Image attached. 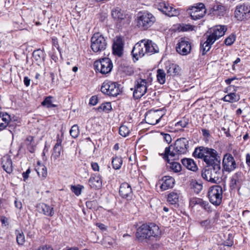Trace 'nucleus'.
I'll use <instances>...</instances> for the list:
<instances>
[{"instance_id": "f257e3e1", "label": "nucleus", "mask_w": 250, "mask_h": 250, "mask_svg": "<svg viewBox=\"0 0 250 250\" xmlns=\"http://www.w3.org/2000/svg\"><path fill=\"white\" fill-rule=\"evenodd\" d=\"M135 235L136 239L141 242L145 240H157L161 237V231L155 224H144L137 229Z\"/></svg>"}, {"instance_id": "f03ea898", "label": "nucleus", "mask_w": 250, "mask_h": 250, "mask_svg": "<svg viewBox=\"0 0 250 250\" xmlns=\"http://www.w3.org/2000/svg\"><path fill=\"white\" fill-rule=\"evenodd\" d=\"M227 28L224 25H216L210 29L209 32L207 33L206 40L203 41L200 43V51L203 55L206 54L209 51L211 45L220 37L223 36Z\"/></svg>"}, {"instance_id": "7ed1b4c3", "label": "nucleus", "mask_w": 250, "mask_h": 250, "mask_svg": "<svg viewBox=\"0 0 250 250\" xmlns=\"http://www.w3.org/2000/svg\"><path fill=\"white\" fill-rule=\"evenodd\" d=\"M189 148V142L186 138L177 139L173 146H170L165 148L164 153L161 155L163 158L168 161V158L174 159L177 155L187 153Z\"/></svg>"}, {"instance_id": "20e7f679", "label": "nucleus", "mask_w": 250, "mask_h": 250, "mask_svg": "<svg viewBox=\"0 0 250 250\" xmlns=\"http://www.w3.org/2000/svg\"><path fill=\"white\" fill-rule=\"evenodd\" d=\"M158 52V47L151 41L142 40L134 45L131 53L133 57L138 60L146 54L151 55Z\"/></svg>"}, {"instance_id": "39448f33", "label": "nucleus", "mask_w": 250, "mask_h": 250, "mask_svg": "<svg viewBox=\"0 0 250 250\" xmlns=\"http://www.w3.org/2000/svg\"><path fill=\"white\" fill-rule=\"evenodd\" d=\"M137 25L142 30H146L152 26L156 21L155 17L148 11L139 12L136 19Z\"/></svg>"}, {"instance_id": "423d86ee", "label": "nucleus", "mask_w": 250, "mask_h": 250, "mask_svg": "<svg viewBox=\"0 0 250 250\" xmlns=\"http://www.w3.org/2000/svg\"><path fill=\"white\" fill-rule=\"evenodd\" d=\"M202 173V177L212 183H217L222 176L221 164L207 167Z\"/></svg>"}, {"instance_id": "0eeeda50", "label": "nucleus", "mask_w": 250, "mask_h": 250, "mask_svg": "<svg viewBox=\"0 0 250 250\" xmlns=\"http://www.w3.org/2000/svg\"><path fill=\"white\" fill-rule=\"evenodd\" d=\"M107 46V39L101 33H94L91 38V48L93 52L100 53L105 50Z\"/></svg>"}, {"instance_id": "6e6552de", "label": "nucleus", "mask_w": 250, "mask_h": 250, "mask_svg": "<svg viewBox=\"0 0 250 250\" xmlns=\"http://www.w3.org/2000/svg\"><path fill=\"white\" fill-rule=\"evenodd\" d=\"M101 91L109 96L116 97L122 92L121 85L111 81L104 82L101 88Z\"/></svg>"}, {"instance_id": "1a4fd4ad", "label": "nucleus", "mask_w": 250, "mask_h": 250, "mask_svg": "<svg viewBox=\"0 0 250 250\" xmlns=\"http://www.w3.org/2000/svg\"><path fill=\"white\" fill-rule=\"evenodd\" d=\"M208 197L209 202L213 205L218 206L222 202L223 197V189L219 185L213 186L208 190Z\"/></svg>"}, {"instance_id": "9d476101", "label": "nucleus", "mask_w": 250, "mask_h": 250, "mask_svg": "<svg viewBox=\"0 0 250 250\" xmlns=\"http://www.w3.org/2000/svg\"><path fill=\"white\" fill-rule=\"evenodd\" d=\"M147 89V82L146 80L139 78L135 80L134 83L133 97L135 99H139L146 92Z\"/></svg>"}, {"instance_id": "9b49d317", "label": "nucleus", "mask_w": 250, "mask_h": 250, "mask_svg": "<svg viewBox=\"0 0 250 250\" xmlns=\"http://www.w3.org/2000/svg\"><path fill=\"white\" fill-rule=\"evenodd\" d=\"M95 69L103 74H108L113 68L112 61L108 58H104L94 62Z\"/></svg>"}, {"instance_id": "f8f14e48", "label": "nucleus", "mask_w": 250, "mask_h": 250, "mask_svg": "<svg viewBox=\"0 0 250 250\" xmlns=\"http://www.w3.org/2000/svg\"><path fill=\"white\" fill-rule=\"evenodd\" d=\"M234 16L240 21L250 19V5L243 3L237 5L234 11Z\"/></svg>"}, {"instance_id": "ddd939ff", "label": "nucleus", "mask_w": 250, "mask_h": 250, "mask_svg": "<svg viewBox=\"0 0 250 250\" xmlns=\"http://www.w3.org/2000/svg\"><path fill=\"white\" fill-rule=\"evenodd\" d=\"M203 160L207 164V167L221 164L220 156L216 150L212 148H209L208 149Z\"/></svg>"}, {"instance_id": "4468645a", "label": "nucleus", "mask_w": 250, "mask_h": 250, "mask_svg": "<svg viewBox=\"0 0 250 250\" xmlns=\"http://www.w3.org/2000/svg\"><path fill=\"white\" fill-rule=\"evenodd\" d=\"M189 14L192 20H197L203 18L206 13L204 4L202 3L196 4L189 9Z\"/></svg>"}, {"instance_id": "2eb2a0df", "label": "nucleus", "mask_w": 250, "mask_h": 250, "mask_svg": "<svg viewBox=\"0 0 250 250\" xmlns=\"http://www.w3.org/2000/svg\"><path fill=\"white\" fill-rule=\"evenodd\" d=\"M156 5L160 11L168 16L173 17L179 14V11L177 10L164 1L157 2Z\"/></svg>"}, {"instance_id": "dca6fc26", "label": "nucleus", "mask_w": 250, "mask_h": 250, "mask_svg": "<svg viewBox=\"0 0 250 250\" xmlns=\"http://www.w3.org/2000/svg\"><path fill=\"white\" fill-rule=\"evenodd\" d=\"M223 169L222 170L230 172L236 168V164L234 158L230 154H226L223 160Z\"/></svg>"}, {"instance_id": "f3484780", "label": "nucleus", "mask_w": 250, "mask_h": 250, "mask_svg": "<svg viewBox=\"0 0 250 250\" xmlns=\"http://www.w3.org/2000/svg\"><path fill=\"white\" fill-rule=\"evenodd\" d=\"M191 44L185 38H181L176 46L177 52L182 55H187L190 52Z\"/></svg>"}, {"instance_id": "a211bd4d", "label": "nucleus", "mask_w": 250, "mask_h": 250, "mask_svg": "<svg viewBox=\"0 0 250 250\" xmlns=\"http://www.w3.org/2000/svg\"><path fill=\"white\" fill-rule=\"evenodd\" d=\"M245 179V176L241 172L235 173L231 177L230 183V188L232 189H240Z\"/></svg>"}, {"instance_id": "6ab92c4d", "label": "nucleus", "mask_w": 250, "mask_h": 250, "mask_svg": "<svg viewBox=\"0 0 250 250\" xmlns=\"http://www.w3.org/2000/svg\"><path fill=\"white\" fill-rule=\"evenodd\" d=\"M163 115L160 116L158 111L147 112L145 116L146 123L151 125L158 123Z\"/></svg>"}, {"instance_id": "aec40b11", "label": "nucleus", "mask_w": 250, "mask_h": 250, "mask_svg": "<svg viewBox=\"0 0 250 250\" xmlns=\"http://www.w3.org/2000/svg\"><path fill=\"white\" fill-rule=\"evenodd\" d=\"M88 185L91 188L98 189L102 187V180L99 174H92L88 180Z\"/></svg>"}, {"instance_id": "412c9836", "label": "nucleus", "mask_w": 250, "mask_h": 250, "mask_svg": "<svg viewBox=\"0 0 250 250\" xmlns=\"http://www.w3.org/2000/svg\"><path fill=\"white\" fill-rule=\"evenodd\" d=\"M196 205H199L207 211H211L210 206L209 203L201 198L194 197L190 200L189 206L190 207H193Z\"/></svg>"}, {"instance_id": "4be33fe9", "label": "nucleus", "mask_w": 250, "mask_h": 250, "mask_svg": "<svg viewBox=\"0 0 250 250\" xmlns=\"http://www.w3.org/2000/svg\"><path fill=\"white\" fill-rule=\"evenodd\" d=\"M119 193L123 198H131L132 195L131 186L127 183H122L120 187Z\"/></svg>"}, {"instance_id": "5701e85b", "label": "nucleus", "mask_w": 250, "mask_h": 250, "mask_svg": "<svg viewBox=\"0 0 250 250\" xmlns=\"http://www.w3.org/2000/svg\"><path fill=\"white\" fill-rule=\"evenodd\" d=\"M160 188L162 190H166L169 188H172L174 184V179L169 176H164L160 181Z\"/></svg>"}, {"instance_id": "b1692460", "label": "nucleus", "mask_w": 250, "mask_h": 250, "mask_svg": "<svg viewBox=\"0 0 250 250\" xmlns=\"http://www.w3.org/2000/svg\"><path fill=\"white\" fill-rule=\"evenodd\" d=\"M38 211L47 216H52L54 214V208L46 204L40 203L37 206Z\"/></svg>"}, {"instance_id": "393cba45", "label": "nucleus", "mask_w": 250, "mask_h": 250, "mask_svg": "<svg viewBox=\"0 0 250 250\" xmlns=\"http://www.w3.org/2000/svg\"><path fill=\"white\" fill-rule=\"evenodd\" d=\"M112 49L114 54H116L119 57L121 56L123 51V43L121 38H117L114 41L113 44Z\"/></svg>"}, {"instance_id": "a878e982", "label": "nucleus", "mask_w": 250, "mask_h": 250, "mask_svg": "<svg viewBox=\"0 0 250 250\" xmlns=\"http://www.w3.org/2000/svg\"><path fill=\"white\" fill-rule=\"evenodd\" d=\"M112 16L114 19L117 20L119 22H122L123 21H128L126 19V15L124 11L118 7L112 10Z\"/></svg>"}, {"instance_id": "bb28decb", "label": "nucleus", "mask_w": 250, "mask_h": 250, "mask_svg": "<svg viewBox=\"0 0 250 250\" xmlns=\"http://www.w3.org/2000/svg\"><path fill=\"white\" fill-rule=\"evenodd\" d=\"M2 167L3 169L8 173H11L13 171L12 162L11 158L6 156L2 159Z\"/></svg>"}, {"instance_id": "cd10ccee", "label": "nucleus", "mask_w": 250, "mask_h": 250, "mask_svg": "<svg viewBox=\"0 0 250 250\" xmlns=\"http://www.w3.org/2000/svg\"><path fill=\"white\" fill-rule=\"evenodd\" d=\"M11 120L10 116L6 112H0V130L5 129Z\"/></svg>"}, {"instance_id": "c85d7f7f", "label": "nucleus", "mask_w": 250, "mask_h": 250, "mask_svg": "<svg viewBox=\"0 0 250 250\" xmlns=\"http://www.w3.org/2000/svg\"><path fill=\"white\" fill-rule=\"evenodd\" d=\"M181 162L184 167L190 170L196 171L198 169L196 164L192 159L184 158L182 159Z\"/></svg>"}, {"instance_id": "c756f323", "label": "nucleus", "mask_w": 250, "mask_h": 250, "mask_svg": "<svg viewBox=\"0 0 250 250\" xmlns=\"http://www.w3.org/2000/svg\"><path fill=\"white\" fill-rule=\"evenodd\" d=\"M27 149L31 153L34 152L36 148V144L34 141V138L32 136H27L24 142Z\"/></svg>"}, {"instance_id": "7c9ffc66", "label": "nucleus", "mask_w": 250, "mask_h": 250, "mask_svg": "<svg viewBox=\"0 0 250 250\" xmlns=\"http://www.w3.org/2000/svg\"><path fill=\"white\" fill-rule=\"evenodd\" d=\"M208 148V147L203 146L196 148L193 153V156L195 158H200L204 160Z\"/></svg>"}, {"instance_id": "2f4dec72", "label": "nucleus", "mask_w": 250, "mask_h": 250, "mask_svg": "<svg viewBox=\"0 0 250 250\" xmlns=\"http://www.w3.org/2000/svg\"><path fill=\"white\" fill-rule=\"evenodd\" d=\"M212 12L213 14L217 15L219 16H223L226 11V8L221 3H216L212 7Z\"/></svg>"}, {"instance_id": "473e14b6", "label": "nucleus", "mask_w": 250, "mask_h": 250, "mask_svg": "<svg viewBox=\"0 0 250 250\" xmlns=\"http://www.w3.org/2000/svg\"><path fill=\"white\" fill-rule=\"evenodd\" d=\"M190 188L197 194L199 193L202 189V184L195 180H192L190 184Z\"/></svg>"}, {"instance_id": "72a5a7b5", "label": "nucleus", "mask_w": 250, "mask_h": 250, "mask_svg": "<svg viewBox=\"0 0 250 250\" xmlns=\"http://www.w3.org/2000/svg\"><path fill=\"white\" fill-rule=\"evenodd\" d=\"M222 100L225 102L234 103L239 100V96L234 93H230L226 95Z\"/></svg>"}, {"instance_id": "f704fd0d", "label": "nucleus", "mask_w": 250, "mask_h": 250, "mask_svg": "<svg viewBox=\"0 0 250 250\" xmlns=\"http://www.w3.org/2000/svg\"><path fill=\"white\" fill-rule=\"evenodd\" d=\"M38 164L39 166L36 168V171L39 177L44 179L47 175V168L44 165H41L39 163Z\"/></svg>"}, {"instance_id": "c9c22d12", "label": "nucleus", "mask_w": 250, "mask_h": 250, "mask_svg": "<svg viewBox=\"0 0 250 250\" xmlns=\"http://www.w3.org/2000/svg\"><path fill=\"white\" fill-rule=\"evenodd\" d=\"M166 74L165 71L162 69H158L157 70V80L158 83L163 84L166 82Z\"/></svg>"}, {"instance_id": "e433bc0d", "label": "nucleus", "mask_w": 250, "mask_h": 250, "mask_svg": "<svg viewBox=\"0 0 250 250\" xmlns=\"http://www.w3.org/2000/svg\"><path fill=\"white\" fill-rule=\"evenodd\" d=\"M123 160L122 157L116 156L112 158V164L113 168L115 169H119L122 165Z\"/></svg>"}, {"instance_id": "4c0bfd02", "label": "nucleus", "mask_w": 250, "mask_h": 250, "mask_svg": "<svg viewBox=\"0 0 250 250\" xmlns=\"http://www.w3.org/2000/svg\"><path fill=\"white\" fill-rule=\"evenodd\" d=\"M53 97L50 96L45 97L43 101L42 102V105L47 108L57 107V105L56 104H53Z\"/></svg>"}, {"instance_id": "58836bf2", "label": "nucleus", "mask_w": 250, "mask_h": 250, "mask_svg": "<svg viewBox=\"0 0 250 250\" xmlns=\"http://www.w3.org/2000/svg\"><path fill=\"white\" fill-rule=\"evenodd\" d=\"M33 57L37 62H40L43 60L44 52L40 49L36 50L33 52Z\"/></svg>"}, {"instance_id": "ea45409f", "label": "nucleus", "mask_w": 250, "mask_h": 250, "mask_svg": "<svg viewBox=\"0 0 250 250\" xmlns=\"http://www.w3.org/2000/svg\"><path fill=\"white\" fill-rule=\"evenodd\" d=\"M179 67L174 64H170L167 67V73L169 75H175L179 73Z\"/></svg>"}, {"instance_id": "a19ab883", "label": "nucleus", "mask_w": 250, "mask_h": 250, "mask_svg": "<svg viewBox=\"0 0 250 250\" xmlns=\"http://www.w3.org/2000/svg\"><path fill=\"white\" fill-rule=\"evenodd\" d=\"M167 167L170 169V170L175 173L180 172L182 169L181 165L179 163L175 162L169 163Z\"/></svg>"}, {"instance_id": "79ce46f5", "label": "nucleus", "mask_w": 250, "mask_h": 250, "mask_svg": "<svg viewBox=\"0 0 250 250\" xmlns=\"http://www.w3.org/2000/svg\"><path fill=\"white\" fill-rule=\"evenodd\" d=\"M179 200V195L177 193L172 192L170 193L167 197V201L171 204H176Z\"/></svg>"}, {"instance_id": "37998d69", "label": "nucleus", "mask_w": 250, "mask_h": 250, "mask_svg": "<svg viewBox=\"0 0 250 250\" xmlns=\"http://www.w3.org/2000/svg\"><path fill=\"white\" fill-rule=\"evenodd\" d=\"M112 109L111 103L107 102L102 104L100 106L98 107V110L99 112L104 111L105 112H108Z\"/></svg>"}, {"instance_id": "c03bdc74", "label": "nucleus", "mask_w": 250, "mask_h": 250, "mask_svg": "<svg viewBox=\"0 0 250 250\" xmlns=\"http://www.w3.org/2000/svg\"><path fill=\"white\" fill-rule=\"evenodd\" d=\"M62 147H58L54 146L52 153V158L54 160H57L61 155Z\"/></svg>"}, {"instance_id": "a18cd8bd", "label": "nucleus", "mask_w": 250, "mask_h": 250, "mask_svg": "<svg viewBox=\"0 0 250 250\" xmlns=\"http://www.w3.org/2000/svg\"><path fill=\"white\" fill-rule=\"evenodd\" d=\"M70 135L74 138H76L78 137L80 131L79 129V126L77 125H73L69 131Z\"/></svg>"}, {"instance_id": "49530a36", "label": "nucleus", "mask_w": 250, "mask_h": 250, "mask_svg": "<svg viewBox=\"0 0 250 250\" xmlns=\"http://www.w3.org/2000/svg\"><path fill=\"white\" fill-rule=\"evenodd\" d=\"M130 133V129L128 127L125 125H122L119 128V134L123 137H125L128 135Z\"/></svg>"}, {"instance_id": "de8ad7c7", "label": "nucleus", "mask_w": 250, "mask_h": 250, "mask_svg": "<svg viewBox=\"0 0 250 250\" xmlns=\"http://www.w3.org/2000/svg\"><path fill=\"white\" fill-rule=\"evenodd\" d=\"M83 188V187L81 185L73 186L71 187V190L77 196H79L81 194Z\"/></svg>"}, {"instance_id": "09e8293b", "label": "nucleus", "mask_w": 250, "mask_h": 250, "mask_svg": "<svg viewBox=\"0 0 250 250\" xmlns=\"http://www.w3.org/2000/svg\"><path fill=\"white\" fill-rule=\"evenodd\" d=\"M17 242L19 245H23L25 242V237L22 232L19 233L17 235Z\"/></svg>"}, {"instance_id": "8fccbe9b", "label": "nucleus", "mask_w": 250, "mask_h": 250, "mask_svg": "<svg viewBox=\"0 0 250 250\" xmlns=\"http://www.w3.org/2000/svg\"><path fill=\"white\" fill-rule=\"evenodd\" d=\"M235 40V36L231 35L225 39L224 42L227 45H231L234 42Z\"/></svg>"}, {"instance_id": "3c124183", "label": "nucleus", "mask_w": 250, "mask_h": 250, "mask_svg": "<svg viewBox=\"0 0 250 250\" xmlns=\"http://www.w3.org/2000/svg\"><path fill=\"white\" fill-rule=\"evenodd\" d=\"M161 135L163 136L164 140L167 143L169 144L172 141L170 135L167 133H161Z\"/></svg>"}, {"instance_id": "603ef678", "label": "nucleus", "mask_w": 250, "mask_h": 250, "mask_svg": "<svg viewBox=\"0 0 250 250\" xmlns=\"http://www.w3.org/2000/svg\"><path fill=\"white\" fill-rule=\"evenodd\" d=\"M62 136H60L59 134L57 135V142L54 146L58 147H62Z\"/></svg>"}, {"instance_id": "864d4df0", "label": "nucleus", "mask_w": 250, "mask_h": 250, "mask_svg": "<svg viewBox=\"0 0 250 250\" xmlns=\"http://www.w3.org/2000/svg\"><path fill=\"white\" fill-rule=\"evenodd\" d=\"M188 124V122L186 120H183L177 122L176 124V126H181L182 127H186Z\"/></svg>"}, {"instance_id": "5fc2aeb1", "label": "nucleus", "mask_w": 250, "mask_h": 250, "mask_svg": "<svg viewBox=\"0 0 250 250\" xmlns=\"http://www.w3.org/2000/svg\"><path fill=\"white\" fill-rule=\"evenodd\" d=\"M98 102V99L96 96H92L89 100V104L92 105H96Z\"/></svg>"}, {"instance_id": "6e6d98bb", "label": "nucleus", "mask_w": 250, "mask_h": 250, "mask_svg": "<svg viewBox=\"0 0 250 250\" xmlns=\"http://www.w3.org/2000/svg\"><path fill=\"white\" fill-rule=\"evenodd\" d=\"M31 170L30 168H28L25 172L22 173V177L23 178V180L25 181L29 177V174L30 173Z\"/></svg>"}, {"instance_id": "4d7b16f0", "label": "nucleus", "mask_w": 250, "mask_h": 250, "mask_svg": "<svg viewBox=\"0 0 250 250\" xmlns=\"http://www.w3.org/2000/svg\"><path fill=\"white\" fill-rule=\"evenodd\" d=\"M92 169L95 171H99V166L98 163L95 162H92L91 164Z\"/></svg>"}, {"instance_id": "13d9d810", "label": "nucleus", "mask_w": 250, "mask_h": 250, "mask_svg": "<svg viewBox=\"0 0 250 250\" xmlns=\"http://www.w3.org/2000/svg\"><path fill=\"white\" fill-rule=\"evenodd\" d=\"M15 206L16 208L20 209H21L22 207L21 202L17 199L15 200Z\"/></svg>"}, {"instance_id": "bf43d9fd", "label": "nucleus", "mask_w": 250, "mask_h": 250, "mask_svg": "<svg viewBox=\"0 0 250 250\" xmlns=\"http://www.w3.org/2000/svg\"><path fill=\"white\" fill-rule=\"evenodd\" d=\"M0 221L2 224L4 225L5 226L8 225V219L6 217L4 216H2L0 217Z\"/></svg>"}, {"instance_id": "052dcab7", "label": "nucleus", "mask_w": 250, "mask_h": 250, "mask_svg": "<svg viewBox=\"0 0 250 250\" xmlns=\"http://www.w3.org/2000/svg\"><path fill=\"white\" fill-rule=\"evenodd\" d=\"M202 132L203 135L204 137L208 138L210 136L209 132L208 130H207L206 129H202Z\"/></svg>"}, {"instance_id": "680f3d73", "label": "nucleus", "mask_w": 250, "mask_h": 250, "mask_svg": "<svg viewBox=\"0 0 250 250\" xmlns=\"http://www.w3.org/2000/svg\"><path fill=\"white\" fill-rule=\"evenodd\" d=\"M37 250H53V249L49 246H43L40 247Z\"/></svg>"}, {"instance_id": "e2e57ef3", "label": "nucleus", "mask_w": 250, "mask_h": 250, "mask_svg": "<svg viewBox=\"0 0 250 250\" xmlns=\"http://www.w3.org/2000/svg\"><path fill=\"white\" fill-rule=\"evenodd\" d=\"M23 82H24V84L26 86H29L30 85V79H29L28 77H25L24 78Z\"/></svg>"}, {"instance_id": "0e129e2a", "label": "nucleus", "mask_w": 250, "mask_h": 250, "mask_svg": "<svg viewBox=\"0 0 250 250\" xmlns=\"http://www.w3.org/2000/svg\"><path fill=\"white\" fill-rule=\"evenodd\" d=\"M246 161L247 165L250 167V154L248 153L246 156Z\"/></svg>"}, {"instance_id": "69168bd1", "label": "nucleus", "mask_w": 250, "mask_h": 250, "mask_svg": "<svg viewBox=\"0 0 250 250\" xmlns=\"http://www.w3.org/2000/svg\"><path fill=\"white\" fill-rule=\"evenodd\" d=\"M96 225L101 230H106V227L104 224H102V223H97Z\"/></svg>"}, {"instance_id": "338daca9", "label": "nucleus", "mask_w": 250, "mask_h": 250, "mask_svg": "<svg viewBox=\"0 0 250 250\" xmlns=\"http://www.w3.org/2000/svg\"><path fill=\"white\" fill-rule=\"evenodd\" d=\"M237 78L236 77H233L231 78H229L228 79H226L225 80V83L227 84H229L231 83L234 80H236Z\"/></svg>"}, {"instance_id": "774afa93", "label": "nucleus", "mask_w": 250, "mask_h": 250, "mask_svg": "<svg viewBox=\"0 0 250 250\" xmlns=\"http://www.w3.org/2000/svg\"><path fill=\"white\" fill-rule=\"evenodd\" d=\"M241 61V60L239 58H237L234 62H233V64L232 65V69L233 70H234L235 69V65L238 63L239 62H240Z\"/></svg>"}]
</instances>
